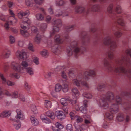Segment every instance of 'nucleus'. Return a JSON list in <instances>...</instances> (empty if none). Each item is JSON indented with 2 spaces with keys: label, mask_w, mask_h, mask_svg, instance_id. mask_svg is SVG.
Instances as JSON below:
<instances>
[{
  "label": "nucleus",
  "mask_w": 131,
  "mask_h": 131,
  "mask_svg": "<svg viewBox=\"0 0 131 131\" xmlns=\"http://www.w3.org/2000/svg\"><path fill=\"white\" fill-rule=\"evenodd\" d=\"M47 116L50 117L51 119L53 120L55 118V116L54 113L51 111H47L46 113Z\"/></svg>",
  "instance_id": "nucleus-25"
},
{
  "label": "nucleus",
  "mask_w": 131,
  "mask_h": 131,
  "mask_svg": "<svg viewBox=\"0 0 131 131\" xmlns=\"http://www.w3.org/2000/svg\"><path fill=\"white\" fill-rule=\"evenodd\" d=\"M79 110L83 113L85 114L86 113L87 111V109L86 107L85 106H83L81 107L80 108H79Z\"/></svg>",
  "instance_id": "nucleus-43"
},
{
  "label": "nucleus",
  "mask_w": 131,
  "mask_h": 131,
  "mask_svg": "<svg viewBox=\"0 0 131 131\" xmlns=\"http://www.w3.org/2000/svg\"><path fill=\"white\" fill-rule=\"evenodd\" d=\"M62 23L61 20L59 19L53 20L52 22L53 28L52 31L50 32V36H52L60 30L59 26Z\"/></svg>",
  "instance_id": "nucleus-7"
},
{
  "label": "nucleus",
  "mask_w": 131,
  "mask_h": 131,
  "mask_svg": "<svg viewBox=\"0 0 131 131\" xmlns=\"http://www.w3.org/2000/svg\"><path fill=\"white\" fill-rule=\"evenodd\" d=\"M12 96L13 98H16L18 97V92L17 91H14L12 94Z\"/></svg>",
  "instance_id": "nucleus-58"
},
{
  "label": "nucleus",
  "mask_w": 131,
  "mask_h": 131,
  "mask_svg": "<svg viewBox=\"0 0 131 131\" xmlns=\"http://www.w3.org/2000/svg\"><path fill=\"white\" fill-rule=\"evenodd\" d=\"M106 84L102 83L99 84L97 87V89L99 91H104L103 88H105Z\"/></svg>",
  "instance_id": "nucleus-23"
},
{
  "label": "nucleus",
  "mask_w": 131,
  "mask_h": 131,
  "mask_svg": "<svg viewBox=\"0 0 131 131\" xmlns=\"http://www.w3.org/2000/svg\"><path fill=\"white\" fill-rule=\"evenodd\" d=\"M47 26V24L45 23H41L40 26V30L44 31L46 30Z\"/></svg>",
  "instance_id": "nucleus-24"
},
{
  "label": "nucleus",
  "mask_w": 131,
  "mask_h": 131,
  "mask_svg": "<svg viewBox=\"0 0 131 131\" xmlns=\"http://www.w3.org/2000/svg\"><path fill=\"white\" fill-rule=\"evenodd\" d=\"M41 40V36L39 34H37L36 35L34 38V40L37 43H40Z\"/></svg>",
  "instance_id": "nucleus-33"
},
{
  "label": "nucleus",
  "mask_w": 131,
  "mask_h": 131,
  "mask_svg": "<svg viewBox=\"0 0 131 131\" xmlns=\"http://www.w3.org/2000/svg\"><path fill=\"white\" fill-rule=\"evenodd\" d=\"M28 48L29 50L32 52L35 51V50L34 47V46L31 43H29L28 45Z\"/></svg>",
  "instance_id": "nucleus-49"
},
{
  "label": "nucleus",
  "mask_w": 131,
  "mask_h": 131,
  "mask_svg": "<svg viewBox=\"0 0 131 131\" xmlns=\"http://www.w3.org/2000/svg\"><path fill=\"white\" fill-rule=\"evenodd\" d=\"M71 93L73 95L76 97L79 95V91L75 87H73L71 89Z\"/></svg>",
  "instance_id": "nucleus-15"
},
{
  "label": "nucleus",
  "mask_w": 131,
  "mask_h": 131,
  "mask_svg": "<svg viewBox=\"0 0 131 131\" xmlns=\"http://www.w3.org/2000/svg\"><path fill=\"white\" fill-rule=\"evenodd\" d=\"M65 2L62 0L56 1V4L57 6H62L65 4Z\"/></svg>",
  "instance_id": "nucleus-41"
},
{
  "label": "nucleus",
  "mask_w": 131,
  "mask_h": 131,
  "mask_svg": "<svg viewBox=\"0 0 131 131\" xmlns=\"http://www.w3.org/2000/svg\"><path fill=\"white\" fill-rule=\"evenodd\" d=\"M125 52L127 55H130V53H131V49L130 48L127 49L125 51Z\"/></svg>",
  "instance_id": "nucleus-64"
},
{
  "label": "nucleus",
  "mask_w": 131,
  "mask_h": 131,
  "mask_svg": "<svg viewBox=\"0 0 131 131\" xmlns=\"http://www.w3.org/2000/svg\"><path fill=\"white\" fill-rule=\"evenodd\" d=\"M117 119L119 121H122L124 120V117L122 113L119 114L116 117Z\"/></svg>",
  "instance_id": "nucleus-39"
},
{
  "label": "nucleus",
  "mask_w": 131,
  "mask_h": 131,
  "mask_svg": "<svg viewBox=\"0 0 131 131\" xmlns=\"http://www.w3.org/2000/svg\"><path fill=\"white\" fill-rule=\"evenodd\" d=\"M20 33L25 37H29L31 36L28 31L27 30H20Z\"/></svg>",
  "instance_id": "nucleus-21"
},
{
  "label": "nucleus",
  "mask_w": 131,
  "mask_h": 131,
  "mask_svg": "<svg viewBox=\"0 0 131 131\" xmlns=\"http://www.w3.org/2000/svg\"><path fill=\"white\" fill-rule=\"evenodd\" d=\"M0 77L2 80V83L5 85L7 81L6 78L4 76L3 74L1 73L0 74Z\"/></svg>",
  "instance_id": "nucleus-40"
},
{
  "label": "nucleus",
  "mask_w": 131,
  "mask_h": 131,
  "mask_svg": "<svg viewBox=\"0 0 131 131\" xmlns=\"http://www.w3.org/2000/svg\"><path fill=\"white\" fill-rule=\"evenodd\" d=\"M52 51L55 53H59L60 51L59 48L57 47V46H56L55 47H52Z\"/></svg>",
  "instance_id": "nucleus-37"
},
{
  "label": "nucleus",
  "mask_w": 131,
  "mask_h": 131,
  "mask_svg": "<svg viewBox=\"0 0 131 131\" xmlns=\"http://www.w3.org/2000/svg\"><path fill=\"white\" fill-rule=\"evenodd\" d=\"M66 129L68 131H71L72 130V127L70 124H68L66 126Z\"/></svg>",
  "instance_id": "nucleus-55"
},
{
  "label": "nucleus",
  "mask_w": 131,
  "mask_h": 131,
  "mask_svg": "<svg viewBox=\"0 0 131 131\" xmlns=\"http://www.w3.org/2000/svg\"><path fill=\"white\" fill-rule=\"evenodd\" d=\"M117 22L118 24L122 26H124L125 25V23L121 17H118L117 18Z\"/></svg>",
  "instance_id": "nucleus-29"
},
{
  "label": "nucleus",
  "mask_w": 131,
  "mask_h": 131,
  "mask_svg": "<svg viewBox=\"0 0 131 131\" xmlns=\"http://www.w3.org/2000/svg\"><path fill=\"white\" fill-rule=\"evenodd\" d=\"M26 72L30 75H33L34 74V70L31 67H28L26 69Z\"/></svg>",
  "instance_id": "nucleus-31"
},
{
  "label": "nucleus",
  "mask_w": 131,
  "mask_h": 131,
  "mask_svg": "<svg viewBox=\"0 0 131 131\" xmlns=\"http://www.w3.org/2000/svg\"><path fill=\"white\" fill-rule=\"evenodd\" d=\"M16 56L17 58L20 59H25L28 57L27 53L23 50L17 51L16 53Z\"/></svg>",
  "instance_id": "nucleus-8"
},
{
  "label": "nucleus",
  "mask_w": 131,
  "mask_h": 131,
  "mask_svg": "<svg viewBox=\"0 0 131 131\" xmlns=\"http://www.w3.org/2000/svg\"><path fill=\"white\" fill-rule=\"evenodd\" d=\"M60 102L61 104L63 106H67L68 105L67 100L64 98L61 99L60 100Z\"/></svg>",
  "instance_id": "nucleus-42"
},
{
  "label": "nucleus",
  "mask_w": 131,
  "mask_h": 131,
  "mask_svg": "<svg viewBox=\"0 0 131 131\" xmlns=\"http://www.w3.org/2000/svg\"><path fill=\"white\" fill-rule=\"evenodd\" d=\"M9 41L11 44H13L15 42V39L14 36L10 35L9 36Z\"/></svg>",
  "instance_id": "nucleus-47"
},
{
  "label": "nucleus",
  "mask_w": 131,
  "mask_h": 131,
  "mask_svg": "<svg viewBox=\"0 0 131 131\" xmlns=\"http://www.w3.org/2000/svg\"><path fill=\"white\" fill-rule=\"evenodd\" d=\"M29 14V12L28 10H27L25 12L21 11L18 13V16L20 18H22L23 17L27 16Z\"/></svg>",
  "instance_id": "nucleus-17"
},
{
  "label": "nucleus",
  "mask_w": 131,
  "mask_h": 131,
  "mask_svg": "<svg viewBox=\"0 0 131 131\" xmlns=\"http://www.w3.org/2000/svg\"><path fill=\"white\" fill-rule=\"evenodd\" d=\"M40 54L44 57H47L49 55L48 51L44 49L40 52Z\"/></svg>",
  "instance_id": "nucleus-27"
},
{
  "label": "nucleus",
  "mask_w": 131,
  "mask_h": 131,
  "mask_svg": "<svg viewBox=\"0 0 131 131\" xmlns=\"http://www.w3.org/2000/svg\"><path fill=\"white\" fill-rule=\"evenodd\" d=\"M111 37L109 36L105 37L103 40V43L106 45L110 44V51L107 53V56L110 60H112L114 58L113 52L117 47V43L116 42L111 40Z\"/></svg>",
  "instance_id": "nucleus-3"
},
{
  "label": "nucleus",
  "mask_w": 131,
  "mask_h": 131,
  "mask_svg": "<svg viewBox=\"0 0 131 131\" xmlns=\"http://www.w3.org/2000/svg\"><path fill=\"white\" fill-rule=\"evenodd\" d=\"M114 35L117 38H119L122 35V33L120 31H117L114 33Z\"/></svg>",
  "instance_id": "nucleus-38"
},
{
  "label": "nucleus",
  "mask_w": 131,
  "mask_h": 131,
  "mask_svg": "<svg viewBox=\"0 0 131 131\" xmlns=\"http://www.w3.org/2000/svg\"><path fill=\"white\" fill-rule=\"evenodd\" d=\"M55 114L57 118L59 119H63L66 117L65 114L61 111H57L55 112Z\"/></svg>",
  "instance_id": "nucleus-13"
},
{
  "label": "nucleus",
  "mask_w": 131,
  "mask_h": 131,
  "mask_svg": "<svg viewBox=\"0 0 131 131\" xmlns=\"http://www.w3.org/2000/svg\"><path fill=\"white\" fill-rule=\"evenodd\" d=\"M44 0H34V2L39 5H41L43 3Z\"/></svg>",
  "instance_id": "nucleus-51"
},
{
  "label": "nucleus",
  "mask_w": 131,
  "mask_h": 131,
  "mask_svg": "<svg viewBox=\"0 0 131 131\" xmlns=\"http://www.w3.org/2000/svg\"><path fill=\"white\" fill-rule=\"evenodd\" d=\"M63 12L61 10L58 9L56 10L54 12L55 16L57 17H60L62 15Z\"/></svg>",
  "instance_id": "nucleus-32"
},
{
  "label": "nucleus",
  "mask_w": 131,
  "mask_h": 131,
  "mask_svg": "<svg viewBox=\"0 0 131 131\" xmlns=\"http://www.w3.org/2000/svg\"><path fill=\"white\" fill-rule=\"evenodd\" d=\"M67 69H66V68H65V71H66V70ZM61 75L62 77L65 79H67V77L66 75V73L65 71H64V70L63 71H62L61 73Z\"/></svg>",
  "instance_id": "nucleus-50"
},
{
  "label": "nucleus",
  "mask_w": 131,
  "mask_h": 131,
  "mask_svg": "<svg viewBox=\"0 0 131 131\" xmlns=\"http://www.w3.org/2000/svg\"><path fill=\"white\" fill-rule=\"evenodd\" d=\"M83 75L84 77V79L88 80L89 79L88 76H94L95 75V72L94 70H90L88 71L85 72Z\"/></svg>",
  "instance_id": "nucleus-10"
},
{
  "label": "nucleus",
  "mask_w": 131,
  "mask_h": 131,
  "mask_svg": "<svg viewBox=\"0 0 131 131\" xmlns=\"http://www.w3.org/2000/svg\"><path fill=\"white\" fill-rule=\"evenodd\" d=\"M93 10L96 12H99L100 9V7L99 4H95L93 5L92 7Z\"/></svg>",
  "instance_id": "nucleus-26"
},
{
  "label": "nucleus",
  "mask_w": 131,
  "mask_h": 131,
  "mask_svg": "<svg viewBox=\"0 0 131 131\" xmlns=\"http://www.w3.org/2000/svg\"><path fill=\"white\" fill-rule=\"evenodd\" d=\"M30 119L31 123L33 125L36 126L38 124L39 122L38 120L34 116H31L30 117Z\"/></svg>",
  "instance_id": "nucleus-19"
},
{
  "label": "nucleus",
  "mask_w": 131,
  "mask_h": 131,
  "mask_svg": "<svg viewBox=\"0 0 131 131\" xmlns=\"http://www.w3.org/2000/svg\"><path fill=\"white\" fill-rule=\"evenodd\" d=\"M74 11L76 13H81L85 12L86 9L83 7L77 6L75 7Z\"/></svg>",
  "instance_id": "nucleus-14"
},
{
  "label": "nucleus",
  "mask_w": 131,
  "mask_h": 131,
  "mask_svg": "<svg viewBox=\"0 0 131 131\" xmlns=\"http://www.w3.org/2000/svg\"><path fill=\"white\" fill-rule=\"evenodd\" d=\"M83 118L85 119L84 123L85 124H89L91 123V119H87L84 116L83 117Z\"/></svg>",
  "instance_id": "nucleus-63"
},
{
  "label": "nucleus",
  "mask_w": 131,
  "mask_h": 131,
  "mask_svg": "<svg viewBox=\"0 0 131 131\" xmlns=\"http://www.w3.org/2000/svg\"><path fill=\"white\" fill-rule=\"evenodd\" d=\"M31 29L32 31L35 33H37L38 31V29L35 26H32L31 27Z\"/></svg>",
  "instance_id": "nucleus-61"
},
{
  "label": "nucleus",
  "mask_w": 131,
  "mask_h": 131,
  "mask_svg": "<svg viewBox=\"0 0 131 131\" xmlns=\"http://www.w3.org/2000/svg\"><path fill=\"white\" fill-rule=\"evenodd\" d=\"M17 115L16 116V118L18 120H23L24 118L23 112L20 109H17L16 110Z\"/></svg>",
  "instance_id": "nucleus-11"
},
{
  "label": "nucleus",
  "mask_w": 131,
  "mask_h": 131,
  "mask_svg": "<svg viewBox=\"0 0 131 131\" xmlns=\"http://www.w3.org/2000/svg\"><path fill=\"white\" fill-rule=\"evenodd\" d=\"M131 61L127 55L124 54L119 59L116 60L115 63L117 66H122L119 67L116 65L112 66L109 61L104 60V65L105 68L110 71L114 70L116 72L123 73L125 76L131 79Z\"/></svg>",
  "instance_id": "nucleus-1"
},
{
  "label": "nucleus",
  "mask_w": 131,
  "mask_h": 131,
  "mask_svg": "<svg viewBox=\"0 0 131 131\" xmlns=\"http://www.w3.org/2000/svg\"><path fill=\"white\" fill-rule=\"evenodd\" d=\"M56 127L59 129H61L63 128V126L57 122L56 124Z\"/></svg>",
  "instance_id": "nucleus-62"
},
{
  "label": "nucleus",
  "mask_w": 131,
  "mask_h": 131,
  "mask_svg": "<svg viewBox=\"0 0 131 131\" xmlns=\"http://www.w3.org/2000/svg\"><path fill=\"white\" fill-rule=\"evenodd\" d=\"M121 7L119 5L117 6L115 9V12L116 13L119 14L121 12Z\"/></svg>",
  "instance_id": "nucleus-52"
},
{
  "label": "nucleus",
  "mask_w": 131,
  "mask_h": 131,
  "mask_svg": "<svg viewBox=\"0 0 131 131\" xmlns=\"http://www.w3.org/2000/svg\"><path fill=\"white\" fill-rule=\"evenodd\" d=\"M33 59V61L34 63L36 65H38L39 63V58L36 57H35Z\"/></svg>",
  "instance_id": "nucleus-53"
},
{
  "label": "nucleus",
  "mask_w": 131,
  "mask_h": 131,
  "mask_svg": "<svg viewBox=\"0 0 131 131\" xmlns=\"http://www.w3.org/2000/svg\"><path fill=\"white\" fill-rule=\"evenodd\" d=\"M113 7L114 5L113 4H111L109 5L107 8V11L108 13L110 14L112 13Z\"/></svg>",
  "instance_id": "nucleus-36"
},
{
  "label": "nucleus",
  "mask_w": 131,
  "mask_h": 131,
  "mask_svg": "<svg viewBox=\"0 0 131 131\" xmlns=\"http://www.w3.org/2000/svg\"><path fill=\"white\" fill-rule=\"evenodd\" d=\"M82 95L84 97L87 99H91L92 97V94L89 92H85Z\"/></svg>",
  "instance_id": "nucleus-34"
},
{
  "label": "nucleus",
  "mask_w": 131,
  "mask_h": 131,
  "mask_svg": "<svg viewBox=\"0 0 131 131\" xmlns=\"http://www.w3.org/2000/svg\"><path fill=\"white\" fill-rule=\"evenodd\" d=\"M11 55L10 50L7 49L3 50V53L2 55V57L5 59L8 58Z\"/></svg>",
  "instance_id": "nucleus-12"
},
{
  "label": "nucleus",
  "mask_w": 131,
  "mask_h": 131,
  "mask_svg": "<svg viewBox=\"0 0 131 131\" xmlns=\"http://www.w3.org/2000/svg\"><path fill=\"white\" fill-rule=\"evenodd\" d=\"M54 41L57 43H61L63 41V40L61 38L59 34L57 35L54 38Z\"/></svg>",
  "instance_id": "nucleus-18"
},
{
  "label": "nucleus",
  "mask_w": 131,
  "mask_h": 131,
  "mask_svg": "<svg viewBox=\"0 0 131 131\" xmlns=\"http://www.w3.org/2000/svg\"><path fill=\"white\" fill-rule=\"evenodd\" d=\"M84 79V77L83 75L82 74H80L77 76L76 79H74L72 80V82L77 86H80L81 83L82 85L86 88H89V87L87 83L85 81H82Z\"/></svg>",
  "instance_id": "nucleus-6"
},
{
  "label": "nucleus",
  "mask_w": 131,
  "mask_h": 131,
  "mask_svg": "<svg viewBox=\"0 0 131 131\" xmlns=\"http://www.w3.org/2000/svg\"><path fill=\"white\" fill-rule=\"evenodd\" d=\"M75 26L76 25L75 24L68 26L66 27L65 29L67 32H69L72 30Z\"/></svg>",
  "instance_id": "nucleus-22"
},
{
  "label": "nucleus",
  "mask_w": 131,
  "mask_h": 131,
  "mask_svg": "<svg viewBox=\"0 0 131 131\" xmlns=\"http://www.w3.org/2000/svg\"><path fill=\"white\" fill-rule=\"evenodd\" d=\"M9 25H10L9 21H7L5 23L4 26L6 30H8V29Z\"/></svg>",
  "instance_id": "nucleus-56"
},
{
  "label": "nucleus",
  "mask_w": 131,
  "mask_h": 131,
  "mask_svg": "<svg viewBox=\"0 0 131 131\" xmlns=\"http://www.w3.org/2000/svg\"><path fill=\"white\" fill-rule=\"evenodd\" d=\"M85 35L86 34L85 32H83L80 36V37L81 38V40L82 42L83 43L85 41L84 40V37Z\"/></svg>",
  "instance_id": "nucleus-54"
},
{
  "label": "nucleus",
  "mask_w": 131,
  "mask_h": 131,
  "mask_svg": "<svg viewBox=\"0 0 131 131\" xmlns=\"http://www.w3.org/2000/svg\"><path fill=\"white\" fill-rule=\"evenodd\" d=\"M11 111H7L4 112L0 114V117L3 118L5 117H8L10 115Z\"/></svg>",
  "instance_id": "nucleus-16"
},
{
  "label": "nucleus",
  "mask_w": 131,
  "mask_h": 131,
  "mask_svg": "<svg viewBox=\"0 0 131 131\" xmlns=\"http://www.w3.org/2000/svg\"><path fill=\"white\" fill-rule=\"evenodd\" d=\"M76 121L77 123H80L82 122L83 119L82 117L76 116L75 117Z\"/></svg>",
  "instance_id": "nucleus-46"
},
{
  "label": "nucleus",
  "mask_w": 131,
  "mask_h": 131,
  "mask_svg": "<svg viewBox=\"0 0 131 131\" xmlns=\"http://www.w3.org/2000/svg\"><path fill=\"white\" fill-rule=\"evenodd\" d=\"M51 19V17L49 15L47 16L45 18V21L48 23H50Z\"/></svg>",
  "instance_id": "nucleus-57"
},
{
  "label": "nucleus",
  "mask_w": 131,
  "mask_h": 131,
  "mask_svg": "<svg viewBox=\"0 0 131 131\" xmlns=\"http://www.w3.org/2000/svg\"><path fill=\"white\" fill-rule=\"evenodd\" d=\"M19 98L22 101L24 102L25 101V98L23 95L21 94H19Z\"/></svg>",
  "instance_id": "nucleus-60"
},
{
  "label": "nucleus",
  "mask_w": 131,
  "mask_h": 131,
  "mask_svg": "<svg viewBox=\"0 0 131 131\" xmlns=\"http://www.w3.org/2000/svg\"><path fill=\"white\" fill-rule=\"evenodd\" d=\"M23 22L21 23V27L23 29L27 28L26 26H28L31 23L30 20L27 17L23 18Z\"/></svg>",
  "instance_id": "nucleus-9"
},
{
  "label": "nucleus",
  "mask_w": 131,
  "mask_h": 131,
  "mask_svg": "<svg viewBox=\"0 0 131 131\" xmlns=\"http://www.w3.org/2000/svg\"><path fill=\"white\" fill-rule=\"evenodd\" d=\"M114 95L113 93L110 92H108L106 93V95H103L100 101V105L104 109H106L108 108V105L107 102V101L112 103L115 101L116 103H112L110 106L109 110L111 113L109 112L106 113V116L110 120H112L113 118V114L116 113L118 110V105L120 104L122 102V99L118 96H116L114 100Z\"/></svg>",
  "instance_id": "nucleus-2"
},
{
  "label": "nucleus",
  "mask_w": 131,
  "mask_h": 131,
  "mask_svg": "<svg viewBox=\"0 0 131 131\" xmlns=\"http://www.w3.org/2000/svg\"><path fill=\"white\" fill-rule=\"evenodd\" d=\"M78 42L76 41H74L71 43L70 46L73 49V53L70 47H68L67 49V52L68 56H70L73 54L75 56H77L80 52V49L78 46Z\"/></svg>",
  "instance_id": "nucleus-5"
},
{
  "label": "nucleus",
  "mask_w": 131,
  "mask_h": 131,
  "mask_svg": "<svg viewBox=\"0 0 131 131\" xmlns=\"http://www.w3.org/2000/svg\"><path fill=\"white\" fill-rule=\"evenodd\" d=\"M15 82L11 81L9 80H7L5 85H7L9 86H13L15 85Z\"/></svg>",
  "instance_id": "nucleus-45"
},
{
  "label": "nucleus",
  "mask_w": 131,
  "mask_h": 131,
  "mask_svg": "<svg viewBox=\"0 0 131 131\" xmlns=\"http://www.w3.org/2000/svg\"><path fill=\"white\" fill-rule=\"evenodd\" d=\"M26 5L28 6H32L33 5V1L32 0H25Z\"/></svg>",
  "instance_id": "nucleus-44"
},
{
  "label": "nucleus",
  "mask_w": 131,
  "mask_h": 131,
  "mask_svg": "<svg viewBox=\"0 0 131 131\" xmlns=\"http://www.w3.org/2000/svg\"><path fill=\"white\" fill-rule=\"evenodd\" d=\"M62 90L61 86L59 84H57L55 86V90L57 92H59Z\"/></svg>",
  "instance_id": "nucleus-35"
},
{
  "label": "nucleus",
  "mask_w": 131,
  "mask_h": 131,
  "mask_svg": "<svg viewBox=\"0 0 131 131\" xmlns=\"http://www.w3.org/2000/svg\"><path fill=\"white\" fill-rule=\"evenodd\" d=\"M62 90L64 92H67L69 90L68 85L66 83H64L61 85Z\"/></svg>",
  "instance_id": "nucleus-20"
},
{
  "label": "nucleus",
  "mask_w": 131,
  "mask_h": 131,
  "mask_svg": "<svg viewBox=\"0 0 131 131\" xmlns=\"http://www.w3.org/2000/svg\"><path fill=\"white\" fill-rule=\"evenodd\" d=\"M31 109L34 114H36L37 113V111L36 106L35 105H32L31 106Z\"/></svg>",
  "instance_id": "nucleus-48"
},
{
  "label": "nucleus",
  "mask_w": 131,
  "mask_h": 131,
  "mask_svg": "<svg viewBox=\"0 0 131 131\" xmlns=\"http://www.w3.org/2000/svg\"><path fill=\"white\" fill-rule=\"evenodd\" d=\"M36 17L37 20L41 21L44 19V16L42 14H37L36 15Z\"/></svg>",
  "instance_id": "nucleus-28"
},
{
  "label": "nucleus",
  "mask_w": 131,
  "mask_h": 131,
  "mask_svg": "<svg viewBox=\"0 0 131 131\" xmlns=\"http://www.w3.org/2000/svg\"><path fill=\"white\" fill-rule=\"evenodd\" d=\"M44 106L46 108L48 109L50 108L51 106L50 102L49 100H45L44 102Z\"/></svg>",
  "instance_id": "nucleus-30"
},
{
  "label": "nucleus",
  "mask_w": 131,
  "mask_h": 131,
  "mask_svg": "<svg viewBox=\"0 0 131 131\" xmlns=\"http://www.w3.org/2000/svg\"><path fill=\"white\" fill-rule=\"evenodd\" d=\"M31 65L30 62L27 60L23 61L21 64L18 62L13 61L11 63V66L16 71L18 72L24 73V69Z\"/></svg>",
  "instance_id": "nucleus-4"
},
{
  "label": "nucleus",
  "mask_w": 131,
  "mask_h": 131,
  "mask_svg": "<svg viewBox=\"0 0 131 131\" xmlns=\"http://www.w3.org/2000/svg\"><path fill=\"white\" fill-rule=\"evenodd\" d=\"M65 66H59L57 67V68H56L55 69V71H60V69H63L64 70H65Z\"/></svg>",
  "instance_id": "nucleus-59"
}]
</instances>
